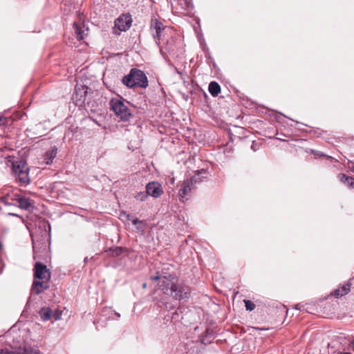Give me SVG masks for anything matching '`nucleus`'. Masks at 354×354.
Wrapping results in <instances>:
<instances>
[{
    "label": "nucleus",
    "instance_id": "4c0bfd02",
    "mask_svg": "<svg viewBox=\"0 0 354 354\" xmlns=\"http://www.w3.org/2000/svg\"><path fill=\"white\" fill-rule=\"evenodd\" d=\"M277 139H279V140H283L282 139V136H280V138H277Z\"/></svg>",
    "mask_w": 354,
    "mask_h": 354
},
{
    "label": "nucleus",
    "instance_id": "393cba45",
    "mask_svg": "<svg viewBox=\"0 0 354 354\" xmlns=\"http://www.w3.org/2000/svg\"><path fill=\"white\" fill-rule=\"evenodd\" d=\"M311 153L317 156H324V157H327L328 158H331L330 156H326L324 153H323L320 151H318L312 150Z\"/></svg>",
    "mask_w": 354,
    "mask_h": 354
},
{
    "label": "nucleus",
    "instance_id": "aec40b11",
    "mask_svg": "<svg viewBox=\"0 0 354 354\" xmlns=\"http://www.w3.org/2000/svg\"><path fill=\"white\" fill-rule=\"evenodd\" d=\"M62 315V311L59 309L52 310L51 319H53L54 321H57L61 319Z\"/></svg>",
    "mask_w": 354,
    "mask_h": 354
},
{
    "label": "nucleus",
    "instance_id": "2eb2a0df",
    "mask_svg": "<svg viewBox=\"0 0 354 354\" xmlns=\"http://www.w3.org/2000/svg\"><path fill=\"white\" fill-rule=\"evenodd\" d=\"M57 153V149L55 147H53L50 150L46 151L44 156V160L46 164H51L53 162V159L55 158Z\"/></svg>",
    "mask_w": 354,
    "mask_h": 354
},
{
    "label": "nucleus",
    "instance_id": "a878e982",
    "mask_svg": "<svg viewBox=\"0 0 354 354\" xmlns=\"http://www.w3.org/2000/svg\"><path fill=\"white\" fill-rule=\"evenodd\" d=\"M183 1L185 2V9L189 10L191 8L193 7L190 0H183Z\"/></svg>",
    "mask_w": 354,
    "mask_h": 354
},
{
    "label": "nucleus",
    "instance_id": "58836bf2",
    "mask_svg": "<svg viewBox=\"0 0 354 354\" xmlns=\"http://www.w3.org/2000/svg\"><path fill=\"white\" fill-rule=\"evenodd\" d=\"M298 306H299V305H298V304H297V305H296V306H295V308L299 310V307H298Z\"/></svg>",
    "mask_w": 354,
    "mask_h": 354
},
{
    "label": "nucleus",
    "instance_id": "4be33fe9",
    "mask_svg": "<svg viewBox=\"0 0 354 354\" xmlns=\"http://www.w3.org/2000/svg\"><path fill=\"white\" fill-rule=\"evenodd\" d=\"M148 196H149V195L147 192H146V193L141 192L138 193L135 196V198H136V200H138L139 201H145L148 198Z\"/></svg>",
    "mask_w": 354,
    "mask_h": 354
},
{
    "label": "nucleus",
    "instance_id": "2f4dec72",
    "mask_svg": "<svg viewBox=\"0 0 354 354\" xmlns=\"http://www.w3.org/2000/svg\"><path fill=\"white\" fill-rule=\"evenodd\" d=\"M337 354H351V353H347V352H339V353H338Z\"/></svg>",
    "mask_w": 354,
    "mask_h": 354
},
{
    "label": "nucleus",
    "instance_id": "e433bc0d",
    "mask_svg": "<svg viewBox=\"0 0 354 354\" xmlns=\"http://www.w3.org/2000/svg\"><path fill=\"white\" fill-rule=\"evenodd\" d=\"M277 139H279V140H283L282 139V136H280V138H277Z\"/></svg>",
    "mask_w": 354,
    "mask_h": 354
},
{
    "label": "nucleus",
    "instance_id": "423d86ee",
    "mask_svg": "<svg viewBox=\"0 0 354 354\" xmlns=\"http://www.w3.org/2000/svg\"><path fill=\"white\" fill-rule=\"evenodd\" d=\"M132 17L129 13L122 14L115 21L113 32L120 35L122 31L128 30L132 24Z\"/></svg>",
    "mask_w": 354,
    "mask_h": 354
},
{
    "label": "nucleus",
    "instance_id": "c85d7f7f",
    "mask_svg": "<svg viewBox=\"0 0 354 354\" xmlns=\"http://www.w3.org/2000/svg\"><path fill=\"white\" fill-rule=\"evenodd\" d=\"M126 215H127V213L125 212H122L120 214V219H125V216Z\"/></svg>",
    "mask_w": 354,
    "mask_h": 354
},
{
    "label": "nucleus",
    "instance_id": "ea45409f",
    "mask_svg": "<svg viewBox=\"0 0 354 354\" xmlns=\"http://www.w3.org/2000/svg\"><path fill=\"white\" fill-rule=\"evenodd\" d=\"M141 228H142V226H140H140H138V227H137V229H138V230H140V229H141Z\"/></svg>",
    "mask_w": 354,
    "mask_h": 354
},
{
    "label": "nucleus",
    "instance_id": "ddd939ff",
    "mask_svg": "<svg viewBox=\"0 0 354 354\" xmlns=\"http://www.w3.org/2000/svg\"><path fill=\"white\" fill-rule=\"evenodd\" d=\"M351 283H350V281L344 283L342 287L335 290V296L336 297H339L348 294L351 290Z\"/></svg>",
    "mask_w": 354,
    "mask_h": 354
},
{
    "label": "nucleus",
    "instance_id": "f704fd0d",
    "mask_svg": "<svg viewBox=\"0 0 354 354\" xmlns=\"http://www.w3.org/2000/svg\"><path fill=\"white\" fill-rule=\"evenodd\" d=\"M115 315H116V316H117L118 317H120V315L119 313H115Z\"/></svg>",
    "mask_w": 354,
    "mask_h": 354
},
{
    "label": "nucleus",
    "instance_id": "4468645a",
    "mask_svg": "<svg viewBox=\"0 0 354 354\" xmlns=\"http://www.w3.org/2000/svg\"><path fill=\"white\" fill-rule=\"evenodd\" d=\"M73 28L75 30V33L76 35V38L80 41L82 40L84 38V36L86 35L85 32L88 31L87 29H84V26H80L76 22L73 23Z\"/></svg>",
    "mask_w": 354,
    "mask_h": 354
},
{
    "label": "nucleus",
    "instance_id": "f8f14e48",
    "mask_svg": "<svg viewBox=\"0 0 354 354\" xmlns=\"http://www.w3.org/2000/svg\"><path fill=\"white\" fill-rule=\"evenodd\" d=\"M339 180L346 185L348 188H354V178L348 176L344 174H339L337 176Z\"/></svg>",
    "mask_w": 354,
    "mask_h": 354
},
{
    "label": "nucleus",
    "instance_id": "9d476101",
    "mask_svg": "<svg viewBox=\"0 0 354 354\" xmlns=\"http://www.w3.org/2000/svg\"><path fill=\"white\" fill-rule=\"evenodd\" d=\"M192 186V181L187 179L182 183L181 188L178 191V196L181 201H184L185 198L190 193Z\"/></svg>",
    "mask_w": 354,
    "mask_h": 354
},
{
    "label": "nucleus",
    "instance_id": "a211bd4d",
    "mask_svg": "<svg viewBox=\"0 0 354 354\" xmlns=\"http://www.w3.org/2000/svg\"><path fill=\"white\" fill-rule=\"evenodd\" d=\"M52 310L48 307H44L41 308L39 314L44 322L51 319Z\"/></svg>",
    "mask_w": 354,
    "mask_h": 354
},
{
    "label": "nucleus",
    "instance_id": "72a5a7b5",
    "mask_svg": "<svg viewBox=\"0 0 354 354\" xmlns=\"http://www.w3.org/2000/svg\"><path fill=\"white\" fill-rule=\"evenodd\" d=\"M9 214H10V215H12V216H18V215H17V214H13V213H10Z\"/></svg>",
    "mask_w": 354,
    "mask_h": 354
},
{
    "label": "nucleus",
    "instance_id": "473e14b6",
    "mask_svg": "<svg viewBox=\"0 0 354 354\" xmlns=\"http://www.w3.org/2000/svg\"><path fill=\"white\" fill-rule=\"evenodd\" d=\"M351 346L353 350L354 351V340L351 342Z\"/></svg>",
    "mask_w": 354,
    "mask_h": 354
},
{
    "label": "nucleus",
    "instance_id": "6e6552de",
    "mask_svg": "<svg viewBox=\"0 0 354 354\" xmlns=\"http://www.w3.org/2000/svg\"><path fill=\"white\" fill-rule=\"evenodd\" d=\"M19 196V191L16 190L15 192H11L4 194L0 198V201L3 203L5 205L10 206H17L18 198Z\"/></svg>",
    "mask_w": 354,
    "mask_h": 354
},
{
    "label": "nucleus",
    "instance_id": "0eeeda50",
    "mask_svg": "<svg viewBox=\"0 0 354 354\" xmlns=\"http://www.w3.org/2000/svg\"><path fill=\"white\" fill-rule=\"evenodd\" d=\"M166 26L156 18H152L150 23V31L152 36L156 41V43L159 45L161 38V32L165 30Z\"/></svg>",
    "mask_w": 354,
    "mask_h": 354
},
{
    "label": "nucleus",
    "instance_id": "39448f33",
    "mask_svg": "<svg viewBox=\"0 0 354 354\" xmlns=\"http://www.w3.org/2000/svg\"><path fill=\"white\" fill-rule=\"evenodd\" d=\"M111 109L122 121L127 122L133 117L132 113L124 104L122 97L113 98L110 100Z\"/></svg>",
    "mask_w": 354,
    "mask_h": 354
},
{
    "label": "nucleus",
    "instance_id": "f3484780",
    "mask_svg": "<svg viewBox=\"0 0 354 354\" xmlns=\"http://www.w3.org/2000/svg\"><path fill=\"white\" fill-rule=\"evenodd\" d=\"M208 90L212 96L216 97L221 92V86L216 82H211L209 84Z\"/></svg>",
    "mask_w": 354,
    "mask_h": 354
},
{
    "label": "nucleus",
    "instance_id": "9b49d317",
    "mask_svg": "<svg viewBox=\"0 0 354 354\" xmlns=\"http://www.w3.org/2000/svg\"><path fill=\"white\" fill-rule=\"evenodd\" d=\"M34 205V201L25 196L21 195L18 198L17 207L22 209L29 210Z\"/></svg>",
    "mask_w": 354,
    "mask_h": 354
},
{
    "label": "nucleus",
    "instance_id": "b1692460",
    "mask_svg": "<svg viewBox=\"0 0 354 354\" xmlns=\"http://www.w3.org/2000/svg\"><path fill=\"white\" fill-rule=\"evenodd\" d=\"M0 354H17V348L10 350L8 348L0 349Z\"/></svg>",
    "mask_w": 354,
    "mask_h": 354
},
{
    "label": "nucleus",
    "instance_id": "7ed1b4c3",
    "mask_svg": "<svg viewBox=\"0 0 354 354\" xmlns=\"http://www.w3.org/2000/svg\"><path fill=\"white\" fill-rule=\"evenodd\" d=\"M122 82L129 88L138 86L145 88L148 86L146 75L142 71L136 68H132L130 73L123 77Z\"/></svg>",
    "mask_w": 354,
    "mask_h": 354
},
{
    "label": "nucleus",
    "instance_id": "f257e3e1",
    "mask_svg": "<svg viewBox=\"0 0 354 354\" xmlns=\"http://www.w3.org/2000/svg\"><path fill=\"white\" fill-rule=\"evenodd\" d=\"M151 279L153 281L158 280V286L159 288L165 294L169 295L176 300L181 301L187 299L189 297V287L180 283L178 279L172 274L161 276L157 273L156 276H151Z\"/></svg>",
    "mask_w": 354,
    "mask_h": 354
},
{
    "label": "nucleus",
    "instance_id": "cd10ccee",
    "mask_svg": "<svg viewBox=\"0 0 354 354\" xmlns=\"http://www.w3.org/2000/svg\"><path fill=\"white\" fill-rule=\"evenodd\" d=\"M131 221H132V223L133 225H137V224H142V221H140V219H138V218H135L132 219Z\"/></svg>",
    "mask_w": 354,
    "mask_h": 354
},
{
    "label": "nucleus",
    "instance_id": "f03ea898",
    "mask_svg": "<svg viewBox=\"0 0 354 354\" xmlns=\"http://www.w3.org/2000/svg\"><path fill=\"white\" fill-rule=\"evenodd\" d=\"M35 280L32 283V291L39 295L48 288V281L50 279V272L46 266L41 262H37L34 267Z\"/></svg>",
    "mask_w": 354,
    "mask_h": 354
},
{
    "label": "nucleus",
    "instance_id": "412c9836",
    "mask_svg": "<svg viewBox=\"0 0 354 354\" xmlns=\"http://www.w3.org/2000/svg\"><path fill=\"white\" fill-rule=\"evenodd\" d=\"M201 173H205V171H198L197 174H196L194 176H193L190 179H187V180L192 181V185L198 183L202 180L201 176H200V174Z\"/></svg>",
    "mask_w": 354,
    "mask_h": 354
},
{
    "label": "nucleus",
    "instance_id": "c756f323",
    "mask_svg": "<svg viewBox=\"0 0 354 354\" xmlns=\"http://www.w3.org/2000/svg\"><path fill=\"white\" fill-rule=\"evenodd\" d=\"M348 167L354 173V162H351Z\"/></svg>",
    "mask_w": 354,
    "mask_h": 354
},
{
    "label": "nucleus",
    "instance_id": "7c9ffc66",
    "mask_svg": "<svg viewBox=\"0 0 354 354\" xmlns=\"http://www.w3.org/2000/svg\"><path fill=\"white\" fill-rule=\"evenodd\" d=\"M125 219H126L127 221H131V215H130L129 214H127V215H126V216H125Z\"/></svg>",
    "mask_w": 354,
    "mask_h": 354
},
{
    "label": "nucleus",
    "instance_id": "bb28decb",
    "mask_svg": "<svg viewBox=\"0 0 354 354\" xmlns=\"http://www.w3.org/2000/svg\"><path fill=\"white\" fill-rule=\"evenodd\" d=\"M251 149L254 151H256L257 150L259 149V144L258 143H256L254 142H253V143L251 145Z\"/></svg>",
    "mask_w": 354,
    "mask_h": 354
},
{
    "label": "nucleus",
    "instance_id": "5701e85b",
    "mask_svg": "<svg viewBox=\"0 0 354 354\" xmlns=\"http://www.w3.org/2000/svg\"><path fill=\"white\" fill-rule=\"evenodd\" d=\"M243 301L247 310L252 311L255 308V304L250 300L244 299Z\"/></svg>",
    "mask_w": 354,
    "mask_h": 354
},
{
    "label": "nucleus",
    "instance_id": "dca6fc26",
    "mask_svg": "<svg viewBox=\"0 0 354 354\" xmlns=\"http://www.w3.org/2000/svg\"><path fill=\"white\" fill-rule=\"evenodd\" d=\"M17 354H41V352L37 348L24 346V348H17Z\"/></svg>",
    "mask_w": 354,
    "mask_h": 354
},
{
    "label": "nucleus",
    "instance_id": "c9c22d12",
    "mask_svg": "<svg viewBox=\"0 0 354 354\" xmlns=\"http://www.w3.org/2000/svg\"><path fill=\"white\" fill-rule=\"evenodd\" d=\"M3 248V244L1 243H0V250H1Z\"/></svg>",
    "mask_w": 354,
    "mask_h": 354
},
{
    "label": "nucleus",
    "instance_id": "1a4fd4ad",
    "mask_svg": "<svg viewBox=\"0 0 354 354\" xmlns=\"http://www.w3.org/2000/svg\"><path fill=\"white\" fill-rule=\"evenodd\" d=\"M146 192L149 196H151L153 198H158L163 193L161 185L156 181L150 182L147 184Z\"/></svg>",
    "mask_w": 354,
    "mask_h": 354
},
{
    "label": "nucleus",
    "instance_id": "6ab92c4d",
    "mask_svg": "<svg viewBox=\"0 0 354 354\" xmlns=\"http://www.w3.org/2000/svg\"><path fill=\"white\" fill-rule=\"evenodd\" d=\"M108 251L111 252V255L112 257H119L124 252H127V250L125 248L117 246L115 248H110Z\"/></svg>",
    "mask_w": 354,
    "mask_h": 354
},
{
    "label": "nucleus",
    "instance_id": "20e7f679",
    "mask_svg": "<svg viewBox=\"0 0 354 354\" xmlns=\"http://www.w3.org/2000/svg\"><path fill=\"white\" fill-rule=\"evenodd\" d=\"M29 168L23 160H14L12 162V172L17 182L21 186L27 185L30 182L28 176Z\"/></svg>",
    "mask_w": 354,
    "mask_h": 354
}]
</instances>
